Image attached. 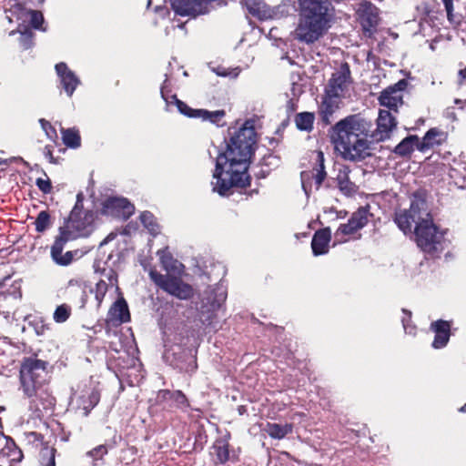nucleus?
<instances>
[{
    "label": "nucleus",
    "instance_id": "29",
    "mask_svg": "<svg viewBox=\"0 0 466 466\" xmlns=\"http://www.w3.org/2000/svg\"><path fill=\"white\" fill-rule=\"evenodd\" d=\"M293 430V425L291 423L286 424H278V423H270L268 422L264 427L263 431L267 432L271 438L281 440L288 434H289Z\"/></svg>",
    "mask_w": 466,
    "mask_h": 466
},
{
    "label": "nucleus",
    "instance_id": "36",
    "mask_svg": "<svg viewBox=\"0 0 466 466\" xmlns=\"http://www.w3.org/2000/svg\"><path fill=\"white\" fill-rule=\"evenodd\" d=\"M72 314V308L66 303L58 305L53 314V319L56 323L66 322Z\"/></svg>",
    "mask_w": 466,
    "mask_h": 466
},
{
    "label": "nucleus",
    "instance_id": "14",
    "mask_svg": "<svg viewBox=\"0 0 466 466\" xmlns=\"http://www.w3.org/2000/svg\"><path fill=\"white\" fill-rule=\"evenodd\" d=\"M174 98L176 99V106L178 111L187 116L202 118L203 120H208L217 125H218L225 116L224 110L208 111L205 109H192L183 101L176 97Z\"/></svg>",
    "mask_w": 466,
    "mask_h": 466
},
{
    "label": "nucleus",
    "instance_id": "33",
    "mask_svg": "<svg viewBox=\"0 0 466 466\" xmlns=\"http://www.w3.org/2000/svg\"><path fill=\"white\" fill-rule=\"evenodd\" d=\"M417 137H408L404 138L399 145L396 146L394 152L400 156H408L414 150V147L415 145H417Z\"/></svg>",
    "mask_w": 466,
    "mask_h": 466
},
{
    "label": "nucleus",
    "instance_id": "54",
    "mask_svg": "<svg viewBox=\"0 0 466 466\" xmlns=\"http://www.w3.org/2000/svg\"><path fill=\"white\" fill-rule=\"evenodd\" d=\"M460 411L466 412V404L460 409Z\"/></svg>",
    "mask_w": 466,
    "mask_h": 466
},
{
    "label": "nucleus",
    "instance_id": "26",
    "mask_svg": "<svg viewBox=\"0 0 466 466\" xmlns=\"http://www.w3.org/2000/svg\"><path fill=\"white\" fill-rule=\"evenodd\" d=\"M0 456L6 458L11 463L20 462L24 458L22 451L11 438L5 440V445L0 450Z\"/></svg>",
    "mask_w": 466,
    "mask_h": 466
},
{
    "label": "nucleus",
    "instance_id": "38",
    "mask_svg": "<svg viewBox=\"0 0 466 466\" xmlns=\"http://www.w3.org/2000/svg\"><path fill=\"white\" fill-rule=\"evenodd\" d=\"M111 286H107L106 279H99L96 284V287L91 291L95 293V299L99 308L104 300V298Z\"/></svg>",
    "mask_w": 466,
    "mask_h": 466
},
{
    "label": "nucleus",
    "instance_id": "41",
    "mask_svg": "<svg viewBox=\"0 0 466 466\" xmlns=\"http://www.w3.org/2000/svg\"><path fill=\"white\" fill-rule=\"evenodd\" d=\"M20 34L19 42L23 49L26 50L31 48L34 46V33L28 28H25L24 31H20Z\"/></svg>",
    "mask_w": 466,
    "mask_h": 466
},
{
    "label": "nucleus",
    "instance_id": "3",
    "mask_svg": "<svg viewBox=\"0 0 466 466\" xmlns=\"http://www.w3.org/2000/svg\"><path fill=\"white\" fill-rule=\"evenodd\" d=\"M299 23L293 32L299 42L312 44L318 41L329 27V0H299Z\"/></svg>",
    "mask_w": 466,
    "mask_h": 466
},
{
    "label": "nucleus",
    "instance_id": "24",
    "mask_svg": "<svg viewBox=\"0 0 466 466\" xmlns=\"http://www.w3.org/2000/svg\"><path fill=\"white\" fill-rule=\"evenodd\" d=\"M350 168L346 166H342L339 168L336 177L339 190L348 196L356 193L358 190L355 183L351 182L350 179Z\"/></svg>",
    "mask_w": 466,
    "mask_h": 466
},
{
    "label": "nucleus",
    "instance_id": "9",
    "mask_svg": "<svg viewBox=\"0 0 466 466\" xmlns=\"http://www.w3.org/2000/svg\"><path fill=\"white\" fill-rule=\"evenodd\" d=\"M351 85L350 70L348 64H342L335 71L326 86L325 93L331 97H344Z\"/></svg>",
    "mask_w": 466,
    "mask_h": 466
},
{
    "label": "nucleus",
    "instance_id": "37",
    "mask_svg": "<svg viewBox=\"0 0 466 466\" xmlns=\"http://www.w3.org/2000/svg\"><path fill=\"white\" fill-rule=\"evenodd\" d=\"M96 271L100 272V275H101L100 279H106L107 286L116 287V289L118 288L117 287V273L114 268L107 267V268H103L102 269H100L99 268H97L96 269Z\"/></svg>",
    "mask_w": 466,
    "mask_h": 466
},
{
    "label": "nucleus",
    "instance_id": "21",
    "mask_svg": "<svg viewBox=\"0 0 466 466\" xmlns=\"http://www.w3.org/2000/svg\"><path fill=\"white\" fill-rule=\"evenodd\" d=\"M4 9L10 23L14 21L24 23L28 19L29 8L19 0H5Z\"/></svg>",
    "mask_w": 466,
    "mask_h": 466
},
{
    "label": "nucleus",
    "instance_id": "47",
    "mask_svg": "<svg viewBox=\"0 0 466 466\" xmlns=\"http://www.w3.org/2000/svg\"><path fill=\"white\" fill-rule=\"evenodd\" d=\"M147 231L153 235V236H157L159 232V227L158 225L157 224V222L151 218L148 215H147Z\"/></svg>",
    "mask_w": 466,
    "mask_h": 466
},
{
    "label": "nucleus",
    "instance_id": "58",
    "mask_svg": "<svg viewBox=\"0 0 466 466\" xmlns=\"http://www.w3.org/2000/svg\"><path fill=\"white\" fill-rule=\"evenodd\" d=\"M0 466H2V465H0Z\"/></svg>",
    "mask_w": 466,
    "mask_h": 466
},
{
    "label": "nucleus",
    "instance_id": "50",
    "mask_svg": "<svg viewBox=\"0 0 466 466\" xmlns=\"http://www.w3.org/2000/svg\"><path fill=\"white\" fill-rule=\"evenodd\" d=\"M458 76H459V85L461 86L464 84V81L466 79V67L463 68V69H461L458 73Z\"/></svg>",
    "mask_w": 466,
    "mask_h": 466
},
{
    "label": "nucleus",
    "instance_id": "52",
    "mask_svg": "<svg viewBox=\"0 0 466 466\" xmlns=\"http://www.w3.org/2000/svg\"><path fill=\"white\" fill-rule=\"evenodd\" d=\"M216 73H217V75H218V76H228V73H227V71H226V70L219 71V70L218 69V70H216Z\"/></svg>",
    "mask_w": 466,
    "mask_h": 466
},
{
    "label": "nucleus",
    "instance_id": "5",
    "mask_svg": "<svg viewBox=\"0 0 466 466\" xmlns=\"http://www.w3.org/2000/svg\"><path fill=\"white\" fill-rule=\"evenodd\" d=\"M49 362L37 358L36 354L24 357L19 366V390L34 401L40 391L49 384Z\"/></svg>",
    "mask_w": 466,
    "mask_h": 466
},
{
    "label": "nucleus",
    "instance_id": "27",
    "mask_svg": "<svg viewBox=\"0 0 466 466\" xmlns=\"http://www.w3.org/2000/svg\"><path fill=\"white\" fill-rule=\"evenodd\" d=\"M339 97H331L328 96V94L325 93L323 101L319 107V113L322 118V121L325 124L330 123V117L333 115V113L339 108Z\"/></svg>",
    "mask_w": 466,
    "mask_h": 466
},
{
    "label": "nucleus",
    "instance_id": "56",
    "mask_svg": "<svg viewBox=\"0 0 466 466\" xmlns=\"http://www.w3.org/2000/svg\"><path fill=\"white\" fill-rule=\"evenodd\" d=\"M141 266H143L144 268H146V264L144 263V261L141 260Z\"/></svg>",
    "mask_w": 466,
    "mask_h": 466
},
{
    "label": "nucleus",
    "instance_id": "1",
    "mask_svg": "<svg viewBox=\"0 0 466 466\" xmlns=\"http://www.w3.org/2000/svg\"><path fill=\"white\" fill-rule=\"evenodd\" d=\"M367 123L358 116H349L336 123L330 130L334 148L346 160L360 161L370 156Z\"/></svg>",
    "mask_w": 466,
    "mask_h": 466
},
{
    "label": "nucleus",
    "instance_id": "39",
    "mask_svg": "<svg viewBox=\"0 0 466 466\" xmlns=\"http://www.w3.org/2000/svg\"><path fill=\"white\" fill-rule=\"evenodd\" d=\"M215 453L220 463L226 462L229 458L228 445L227 442L218 441L214 445Z\"/></svg>",
    "mask_w": 466,
    "mask_h": 466
},
{
    "label": "nucleus",
    "instance_id": "42",
    "mask_svg": "<svg viewBox=\"0 0 466 466\" xmlns=\"http://www.w3.org/2000/svg\"><path fill=\"white\" fill-rule=\"evenodd\" d=\"M28 18L32 27L35 29H42L44 16L40 11L29 9Z\"/></svg>",
    "mask_w": 466,
    "mask_h": 466
},
{
    "label": "nucleus",
    "instance_id": "23",
    "mask_svg": "<svg viewBox=\"0 0 466 466\" xmlns=\"http://www.w3.org/2000/svg\"><path fill=\"white\" fill-rule=\"evenodd\" d=\"M330 236V230L329 228L315 232L311 241V248L315 256L323 255L329 251Z\"/></svg>",
    "mask_w": 466,
    "mask_h": 466
},
{
    "label": "nucleus",
    "instance_id": "18",
    "mask_svg": "<svg viewBox=\"0 0 466 466\" xmlns=\"http://www.w3.org/2000/svg\"><path fill=\"white\" fill-rule=\"evenodd\" d=\"M69 240L71 239L68 237H65V233L62 232V235L59 234L56 238L51 247V257L57 265L67 266L73 261L74 254L72 251L63 254L64 246Z\"/></svg>",
    "mask_w": 466,
    "mask_h": 466
},
{
    "label": "nucleus",
    "instance_id": "57",
    "mask_svg": "<svg viewBox=\"0 0 466 466\" xmlns=\"http://www.w3.org/2000/svg\"><path fill=\"white\" fill-rule=\"evenodd\" d=\"M404 329L407 330V326L403 323Z\"/></svg>",
    "mask_w": 466,
    "mask_h": 466
},
{
    "label": "nucleus",
    "instance_id": "17",
    "mask_svg": "<svg viewBox=\"0 0 466 466\" xmlns=\"http://www.w3.org/2000/svg\"><path fill=\"white\" fill-rule=\"evenodd\" d=\"M397 121L390 111L380 109L377 118V128L374 136L378 140H385L396 128Z\"/></svg>",
    "mask_w": 466,
    "mask_h": 466
},
{
    "label": "nucleus",
    "instance_id": "53",
    "mask_svg": "<svg viewBox=\"0 0 466 466\" xmlns=\"http://www.w3.org/2000/svg\"><path fill=\"white\" fill-rule=\"evenodd\" d=\"M140 218V220L143 224H146V213L145 212H142L139 216Z\"/></svg>",
    "mask_w": 466,
    "mask_h": 466
},
{
    "label": "nucleus",
    "instance_id": "32",
    "mask_svg": "<svg viewBox=\"0 0 466 466\" xmlns=\"http://www.w3.org/2000/svg\"><path fill=\"white\" fill-rule=\"evenodd\" d=\"M444 140V134L437 128L430 129L424 136L420 149L441 145Z\"/></svg>",
    "mask_w": 466,
    "mask_h": 466
},
{
    "label": "nucleus",
    "instance_id": "13",
    "mask_svg": "<svg viewBox=\"0 0 466 466\" xmlns=\"http://www.w3.org/2000/svg\"><path fill=\"white\" fill-rule=\"evenodd\" d=\"M317 167L313 168L312 172L303 171L301 173V184L306 194L312 190L313 185L311 177L314 179L315 189H319L327 177L324 166V155L321 151L317 152L316 157Z\"/></svg>",
    "mask_w": 466,
    "mask_h": 466
},
{
    "label": "nucleus",
    "instance_id": "40",
    "mask_svg": "<svg viewBox=\"0 0 466 466\" xmlns=\"http://www.w3.org/2000/svg\"><path fill=\"white\" fill-rule=\"evenodd\" d=\"M38 122L42 129L46 133V137L50 140L54 141L55 144H57L58 135L56 129L53 127V125L45 118H40Z\"/></svg>",
    "mask_w": 466,
    "mask_h": 466
},
{
    "label": "nucleus",
    "instance_id": "34",
    "mask_svg": "<svg viewBox=\"0 0 466 466\" xmlns=\"http://www.w3.org/2000/svg\"><path fill=\"white\" fill-rule=\"evenodd\" d=\"M35 230L38 233H43L52 225L51 216L47 210H42L38 213L35 222Z\"/></svg>",
    "mask_w": 466,
    "mask_h": 466
},
{
    "label": "nucleus",
    "instance_id": "43",
    "mask_svg": "<svg viewBox=\"0 0 466 466\" xmlns=\"http://www.w3.org/2000/svg\"><path fill=\"white\" fill-rule=\"evenodd\" d=\"M46 178L38 177L35 180V185L39 190L44 194H50L53 189L52 182L48 176L45 173Z\"/></svg>",
    "mask_w": 466,
    "mask_h": 466
},
{
    "label": "nucleus",
    "instance_id": "20",
    "mask_svg": "<svg viewBox=\"0 0 466 466\" xmlns=\"http://www.w3.org/2000/svg\"><path fill=\"white\" fill-rule=\"evenodd\" d=\"M129 319L130 314L127 303L124 299H118L108 310L106 323H112L113 325L118 326L128 321Z\"/></svg>",
    "mask_w": 466,
    "mask_h": 466
},
{
    "label": "nucleus",
    "instance_id": "15",
    "mask_svg": "<svg viewBox=\"0 0 466 466\" xmlns=\"http://www.w3.org/2000/svg\"><path fill=\"white\" fill-rule=\"evenodd\" d=\"M370 218V212L366 208H360L355 211L349 221L341 224L336 231V237L340 235H351L364 228Z\"/></svg>",
    "mask_w": 466,
    "mask_h": 466
},
{
    "label": "nucleus",
    "instance_id": "31",
    "mask_svg": "<svg viewBox=\"0 0 466 466\" xmlns=\"http://www.w3.org/2000/svg\"><path fill=\"white\" fill-rule=\"evenodd\" d=\"M433 232L425 231V236L428 238L429 242H431V248H426L424 247H420L423 251L427 253H434L442 248L441 241L443 239V235L440 232L437 227L433 224Z\"/></svg>",
    "mask_w": 466,
    "mask_h": 466
},
{
    "label": "nucleus",
    "instance_id": "49",
    "mask_svg": "<svg viewBox=\"0 0 466 466\" xmlns=\"http://www.w3.org/2000/svg\"><path fill=\"white\" fill-rule=\"evenodd\" d=\"M442 2L447 12L448 19L451 21L453 12V0H442Z\"/></svg>",
    "mask_w": 466,
    "mask_h": 466
},
{
    "label": "nucleus",
    "instance_id": "44",
    "mask_svg": "<svg viewBox=\"0 0 466 466\" xmlns=\"http://www.w3.org/2000/svg\"><path fill=\"white\" fill-rule=\"evenodd\" d=\"M107 452H108L107 446L104 445V444H101V445H98V446L95 447L91 451H87L86 455L88 457L92 458L93 460L96 461V460L103 459V457L106 454H107Z\"/></svg>",
    "mask_w": 466,
    "mask_h": 466
},
{
    "label": "nucleus",
    "instance_id": "46",
    "mask_svg": "<svg viewBox=\"0 0 466 466\" xmlns=\"http://www.w3.org/2000/svg\"><path fill=\"white\" fill-rule=\"evenodd\" d=\"M56 449L52 447L48 451V455L46 459V461H45V459H43V461H42L43 466H56Z\"/></svg>",
    "mask_w": 466,
    "mask_h": 466
},
{
    "label": "nucleus",
    "instance_id": "10",
    "mask_svg": "<svg viewBox=\"0 0 466 466\" xmlns=\"http://www.w3.org/2000/svg\"><path fill=\"white\" fill-rule=\"evenodd\" d=\"M256 141L257 134L254 123L253 121L248 120L232 135L228 144L231 145V147L235 146L251 157Z\"/></svg>",
    "mask_w": 466,
    "mask_h": 466
},
{
    "label": "nucleus",
    "instance_id": "16",
    "mask_svg": "<svg viewBox=\"0 0 466 466\" xmlns=\"http://www.w3.org/2000/svg\"><path fill=\"white\" fill-rule=\"evenodd\" d=\"M55 69L59 78V86L71 97L80 84V79L65 62L57 63Z\"/></svg>",
    "mask_w": 466,
    "mask_h": 466
},
{
    "label": "nucleus",
    "instance_id": "25",
    "mask_svg": "<svg viewBox=\"0 0 466 466\" xmlns=\"http://www.w3.org/2000/svg\"><path fill=\"white\" fill-rule=\"evenodd\" d=\"M100 394L97 390H91L82 394L77 400V410L82 411L83 416H88L90 411L98 404Z\"/></svg>",
    "mask_w": 466,
    "mask_h": 466
},
{
    "label": "nucleus",
    "instance_id": "51",
    "mask_svg": "<svg viewBox=\"0 0 466 466\" xmlns=\"http://www.w3.org/2000/svg\"><path fill=\"white\" fill-rule=\"evenodd\" d=\"M116 237V233L111 232L107 235V237L101 242V246L108 243L109 241L113 240Z\"/></svg>",
    "mask_w": 466,
    "mask_h": 466
},
{
    "label": "nucleus",
    "instance_id": "7",
    "mask_svg": "<svg viewBox=\"0 0 466 466\" xmlns=\"http://www.w3.org/2000/svg\"><path fill=\"white\" fill-rule=\"evenodd\" d=\"M135 212L134 205L123 197H108L101 203L100 213L112 218L127 220Z\"/></svg>",
    "mask_w": 466,
    "mask_h": 466
},
{
    "label": "nucleus",
    "instance_id": "22",
    "mask_svg": "<svg viewBox=\"0 0 466 466\" xmlns=\"http://www.w3.org/2000/svg\"><path fill=\"white\" fill-rule=\"evenodd\" d=\"M431 329L435 332V338L432 346L435 349L444 347L450 339L451 326L449 322L444 320H438L431 324Z\"/></svg>",
    "mask_w": 466,
    "mask_h": 466
},
{
    "label": "nucleus",
    "instance_id": "19",
    "mask_svg": "<svg viewBox=\"0 0 466 466\" xmlns=\"http://www.w3.org/2000/svg\"><path fill=\"white\" fill-rule=\"evenodd\" d=\"M358 14L363 30L370 35L379 22L376 7L370 3L361 4Z\"/></svg>",
    "mask_w": 466,
    "mask_h": 466
},
{
    "label": "nucleus",
    "instance_id": "30",
    "mask_svg": "<svg viewBox=\"0 0 466 466\" xmlns=\"http://www.w3.org/2000/svg\"><path fill=\"white\" fill-rule=\"evenodd\" d=\"M160 261L164 268L169 273H180L183 269V265L174 259L173 257L167 251V249L157 251Z\"/></svg>",
    "mask_w": 466,
    "mask_h": 466
},
{
    "label": "nucleus",
    "instance_id": "2",
    "mask_svg": "<svg viewBox=\"0 0 466 466\" xmlns=\"http://www.w3.org/2000/svg\"><path fill=\"white\" fill-rule=\"evenodd\" d=\"M250 157L238 147L228 144L225 152L217 158L214 177V190L225 195L232 187H245L248 184V168Z\"/></svg>",
    "mask_w": 466,
    "mask_h": 466
},
{
    "label": "nucleus",
    "instance_id": "8",
    "mask_svg": "<svg viewBox=\"0 0 466 466\" xmlns=\"http://www.w3.org/2000/svg\"><path fill=\"white\" fill-rule=\"evenodd\" d=\"M150 278L158 287L179 299H187L193 296L192 287L178 279L164 276L155 271H150Z\"/></svg>",
    "mask_w": 466,
    "mask_h": 466
},
{
    "label": "nucleus",
    "instance_id": "11",
    "mask_svg": "<svg viewBox=\"0 0 466 466\" xmlns=\"http://www.w3.org/2000/svg\"><path fill=\"white\" fill-rule=\"evenodd\" d=\"M407 86L404 79L400 80L393 86L385 88L380 92L378 100L381 106L389 108L390 111L397 113L399 107L403 105V90Z\"/></svg>",
    "mask_w": 466,
    "mask_h": 466
},
{
    "label": "nucleus",
    "instance_id": "35",
    "mask_svg": "<svg viewBox=\"0 0 466 466\" xmlns=\"http://www.w3.org/2000/svg\"><path fill=\"white\" fill-rule=\"evenodd\" d=\"M314 118L312 113H299L295 118L296 126L300 130L309 131L312 129Z\"/></svg>",
    "mask_w": 466,
    "mask_h": 466
},
{
    "label": "nucleus",
    "instance_id": "6",
    "mask_svg": "<svg viewBox=\"0 0 466 466\" xmlns=\"http://www.w3.org/2000/svg\"><path fill=\"white\" fill-rule=\"evenodd\" d=\"M84 195L79 192L76 201L64 226L59 228V234L65 233V237L70 239L87 237L94 229L96 214L92 210H85L83 206Z\"/></svg>",
    "mask_w": 466,
    "mask_h": 466
},
{
    "label": "nucleus",
    "instance_id": "4",
    "mask_svg": "<svg viewBox=\"0 0 466 466\" xmlns=\"http://www.w3.org/2000/svg\"><path fill=\"white\" fill-rule=\"evenodd\" d=\"M394 221L404 234L413 233L419 247L431 248L425 231L433 232V220L423 198L414 197L409 209L397 211Z\"/></svg>",
    "mask_w": 466,
    "mask_h": 466
},
{
    "label": "nucleus",
    "instance_id": "45",
    "mask_svg": "<svg viewBox=\"0 0 466 466\" xmlns=\"http://www.w3.org/2000/svg\"><path fill=\"white\" fill-rule=\"evenodd\" d=\"M169 396V399L174 400L176 404L179 407L187 406V400L186 396L179 390L174 392H167Z\"/></svg>",
    "mask_w": 466,
    "mask_h": 466
},
{
    "label": "nucleus",
    "instance_id": "28",
    "mask_svg": "<svg viewBox=\"0 0 466 466\" xmlns=\"http://www.w3.org/2000/svg\"><path fill=\"white\" fill-rule=\"evenodd\" d=\"M62 140L66 147L76 149L81 147V136L78 128H61Z\"/></svg>",
    "mask_w": 466,
    "mask_h": 466
},
{
    "label": "nucleus",
    "instance_id": "48",
    "mask_svg": "<svg viewBox=\"0 0 466 466\" xmlns=\"http://www.w3.org/2000/svg\"><path fill=\"white\" fill-rule=\"evenodd\" d=\"M53 149H54L53 146L46 145L44 147V155L49 160L50 163L56 164L57 161H56V159L53 156Z\"/></svg>",
    "mask_w": 466,
    "mask_h": 466
},
{
    "label": "nucleus",
    "instance_id": "12",
    "mask_svg": "<svg viewBox=\"0 0 466 466\" xmlns=\"http://www.w3.org/2000/svg\"><path fill=\"white\" fill-rule=\"evenodd\" d=\"M214 0H170L172 9L182 16L196 17L208 11V5Z\"/></svg>",
    "mask_w": 466,
    "mask_h": 466
},
{
    "label": "nucleus",
    "instance_id": "55",
    "mask_svg": "<svg viewBox=\"0 0 466 466\" xmlns=\"http://www.w3.org/2000/svg\"><path fill=\"white\" fill-rule=\"evenodd\" d=\"M174 97H176V98H177V96H172V97H171V98H172V100H170V103H173V101H174V103L176 104V99H175Z\"/></svg>",
    "mask_w": 466,
    "mask_h": 466
}]
</instances>
